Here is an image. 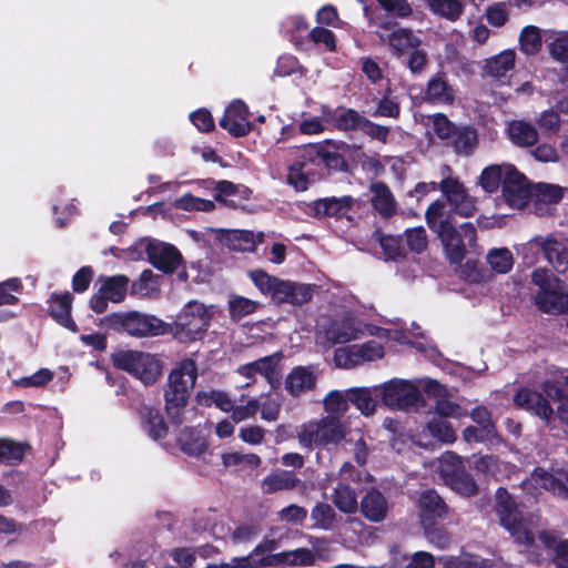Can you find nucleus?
Here are the masks:
<instances>
[{
	"instance_id": "obj_1",
	"label": "nucleus",
	"mask_w": 568,
	"mask_h": 568,
	"mask_svg": "<svg viewBox=\"0 0 568 568\" xmlns=\"http://www.w3.org/2000/svg\"><path fill=\"white\" fill-rule=\"evenodd\" d=\"M297 439L303 448L313 446L343 445L345 450L354 453L358 465L367 460L368 449L359 429L352 430L345 422L325 416L301 425L297 429Z\"/></svg>"
},
{
	"instance_id": "obj_2",
	"label": "nucleus",
	"mask_w": 568,
	"mask_h": 568,
	"mask_svg": "<svg viewBox=\"0 0 568 568\" xmlns=\"http://www.w3.org/2000/svg\"><path fill=\"white\" fill-rule=\"evenodd\" d=\"M410 326V329L407 332H404L403 329H385L364 324L356 317L347 316L332 320L326 325L322 326L317 334V339L322 343L325 341L329 345H333L347 343L353 339H357L365 334H368L386 337L402 344H410L420 351H425L422 343H414L410 339V335L413 337L424 336L420 332V327L416 323H412Z\"/></svg>"
},
{
	"instance_id": "obj_3",
	"label": "nucleus",
	"mask_w": 568,
	"mask_h": 568,
	"mask_svg": "<svg viewBox=\"0 0 568 568\" xmlns=\"http://www.w3.org/2000/svg\"><path fill=\"white\" fill-rule=\"evenodd\" d=\"M425 215L428 227L440 240L449 263L460 264L466 255L467 247H471L476 243L475 226L469 222L463 223L458 227L454 226L446 215L445 203L439 200L428 206Z\"/></svg>"
},
{
	"instance_id": "obj_4",
	"label": "nucleus",
	"mask_w": 568,
	"mask_h": 568,
	"mask_svg": "<svg viewBox=\"0 0 568 568\" xmlns=\"http://www.w3.org/2000/svg\"><path fill=\"white\" fill-rule=\"evenodd\" d=\"M197 379V366L191 358L182 359L169 374L164 388L165 412L172 423L183 422L184 409Z\"/></svg>"
},
{
	"instance_id": "obj_5",
	"label": "nucleus",
	"mask_w": 568,
	"mask_h": 568,
	"mask_svg": "<svg viewBox=\"0 0 568 568\" xmlns=\"http://www.w3.org/2000/svg\"><path fill=\"white\" fill-rule=\"evenodd\" d=\"M250 278L263 295L270 296L276 304L300 306L313 297L312 285L281 280L262 270L250 272Z\"/></svg>"
},
{
	"instance_id": "obj_6",
	"label": "nucleus",
	"mask_w": 568,
	"mask_h": 568,
	"mask_svg": "<svg viewBox=\"0 0 568 568\" xmlns=\"http://www.w3.org/2000/svg\"><path fill=\"white\" fill-rule=\"evenodd\" d=\"M537 286L532 294L536 306L544 313L557 314L568 310V286L546 268H537L531 274Z\"/></svg>"
},
{
	"instance_id": "obj_7",
	"label": "nucleus",
	"mask_w": 568,
	"mask_h": 568,
	"mask_svg": "<svg viewBox=\"0 0 568 568\" xmlns=\"http://www.w3.org/2000/svg\"><path fill=\"white\" fill-rule=\"evenodd\" d=\"M496 514L500 525L518 544L529 546L534 541L532 518L524 517L511 496L504 488L496 491Z\"/></svg>"
},
{
	"instance_id": "obj_8",
	"label": "nucleus",
	"mask_w": 568,
	"mask_h": 568,
	"mask_svg": "<svg viewBox=\"0 0 568 568\" xmlns=\"http://www.w3.org/2000/svg\"><path fill=\"white\" fill-rule=\"evenodd\" d=\"M433 466L445 485L463 496H473L478 491L477 485L467 473L465 460L453 452L438 457Z\"/></svg>"
},
{
	"instance_id": "obj_9",
	"label": "nucleus",
	"mask_w": 568,
	"mask_h": 568,
	"mask_svg": "<svg viewBox=\"0 0 568 568\" xmlns=\"http://www.w3.org/2000/svg\"><path fill=\"white\" fill-rule=\"evenodd\" d=\"M103 323L112 329L124 331L135 337L158 336L168 333V325L164 322L155 316L136 311L110 314L103 320Z\"/></svg>"
},
{
	"instance_id": "obj_10",
	"label": "nucleus",
	"mask_w": 568,
	"mask_h": 568,
	"mask_svg": "<svg viewBox=\"0 0 568 568\" xmlns=\"http://www.w3.org/2000/svg\"><path fill=\"white\" fill-rule=\"evenodd\" d=\"M212 314L197 301H190L178 314L172 332L181 342H192L202 338L209 328Z\"/></svg>"
},
{
	"instance_id": "obj_11",
	"label": "nucleus",
	"mask_w": 568,
	"mask_h": 568,
	"mask_svg": "<svg viewBox=\"0 0 568 568\" xmlns=\"http://www.w3.org/2000/svg\"><path fill=\"white\" fill-rule=\"evenodd\" d=\"M119 369L125 371L145 385L156 382L161 375L160 361L152 354L139 351H119L112 355Z\"/></svg>"
},
{
	"instance_id": "obj_12",
	"label": "nucleus",
	"mask_w": 568,
	"mask_h": 568,
	"mask_svg": "<svg viewBox=\"0 0 568 568\" xmlns=\"http://www.w3.org/2000/svg\"><path fill=\"white\" fill-rule=\"evenodd\" d=\"M379 387L383 403L393 409L417 408L423 400L419 388L410 381L392 379Z\"/></svg>"
},
{
	"instance_id": "obj_13",
	"label": "nucleus",
	"mask_w": 568,
	"mask_h": 568,
	"mask_svg": "<svg viewBox=\"0 0 568 568\" xmlns=\"http://www.w3.org/2000/svg\"><path fill=\"white\" fill-rule=\"evenodd\" d=\"M384 355L385 351L382 344L368 341L364 344L337 348L334 352V362L337 367L353 368L366 362L381 359Z\"/></svg>"
},
{
	"instance_id": "obj_14",
	"label": "nucleus",
	"mask_w": 568,
	"mask_h": 568,
	"mask_svg": "<svg viewBox=\"0 0 568 568\" xmlns=\"http://www.w3.org/2000/svg\"><path fill=\"white\" fill-rule=\"evenodd\" d=\"M523 490L530 495H538L548 490L554 495L568 498V471L548 473L542 468H536L530 477L521 483Z\"/></svg>"
},
{
	"instance_id": "obj_15",
	"label": "nucleus",
	"mask_w": 568,
	"mask_h": 568,
	"mask_svg": "<svg viewBox=\"0 0 568 568\" xmlns=\"http://www.w3.org/2000/svg\"><path fill=\"white\" fill-rule=\"evenodd\" d=\"M532 185L513 164L506 168L503 180V196L514 209H524L531 199Z\"/></svg>"
},
{
	"instance_id": "obj_16",
	"label": "nucleus",
	"mask_w": 568,
	"mask_h": 568,
	"mask_svg": "<svg viewBox=\"0 0 568 568\" xmlns=\"http://www.w3.org/2000/svg\"><path fill=\"white\" fill-rule=\"evenodd\" d=\"M439 189L454 212L465 217L474 213L475 202L457 179L447 178L442 180Z\"/></svg>"
},
{
	"instance_id": "obj_17",
	"label": "nucleus",
	"mask_w": 568,
	"mask_h": 568,
	"mask_svg": "<svg viewBox=\"0 0 568 568\" xmlns=\"http://www.w3.org/2000/svg\"><path fill=\"white\" fill-rule=\"evenodd\" d=\"M528 247L539 248L558 272L564 273L568 268V248L554 235L536 236L528 242Z\"/></svg>"
},
{
	"instance_id": "obj_18",
	"label": "nucleus",
	"mask_w": 568,
	"mask_h": 568,
	"mask_svg": "<svg viewBox=\"0 0 568 568\" xmlns=\"http://www.w3.org/2000/svg\"><path fill=\"white\" fill-rule=\"evenodd\" d=\"M248 108L241 100L232 101L220 120V125L233 136H244L253 130Z\"/></svg>"
},
{
	"instance_id": "obj_19",
	"label": "nucleus",
	"mask_w": 568,
	"mask_h": 568,
	"mask_svg": "<svg viewBox=\"0 0 568 568\" xmlns=\"http://www.w3.org/2000/svg\"><path fill=\"white\" fill-rule=\"evenodd\" d=\"M381 42L387 44L393 55L403 58L409 50L419 48L422 39L419 36L408 28H397L388 34L376 32Z\"/></svg>"
},
{
	"instance_id": "obj_20",
	"label": "nucleus",
	"mask_w": 568,
	"mask_h": 568,
	"mask_svg": "<svg viewBox=\"0 0 568 568\" xmlns=\"http://www.w3.org/2000/svg\"><path fill=\"white\" fill-rule=\"evenodd\" d=\"M149 261L159 270L170 273L178 268L182 261L180 252L171 244L152 241L146 245Z\"/></svg>"
},
{
	"instance_id": "obj_21",
	"label": "nucleus",
	"mask_w": 568,
	"mask_h": 568,
	"mask_svg": "<svg viewBox=\"0 0 568 568\" xmlns=\"http://www.w3.org/2000/svg\"><path fill=\"white\" fill-rule=\"evenodd\" d=\"M423 387L428 395L437 398L434 408L439 417L459 419L467 415L466 408L452 400L450 397L445 396L446 389L438 382L427 381Z\"/></svg>"
},
{
	"instance_id": "obj_22",
	"label": "nucleus",
	"mask_w": 568,
	"mask_h": 568,
	"mask_svg": "<svg viewBox=\"0 0 568 568\" xmlns=\"http://www.w3.org/2000/svg\"><path fill=\"white\" fill-rule=\"evenodd\" d=\"M516 406L524 408L538 416L546 423H550L554 416V409L548 400L538 392L527 388L520 389L514 397Z\"/></svg>"
},
{
	"instance_id": "obj_23",
	"label": "nucleus",
	"mask_w": 568,
	"mask_h": 568,
	"mask_svg": "<svg viewBox=\"0 0 568 568\" xmlns=\"http://www.w3.org/2000/svg\"><path fill=\"white\" fill-rule=\"evenodd\" d=\"M317 381L316 372L313 367L296 366L285 378V389L290 395L297 397L308 390H312Z\"/></svg>"
},
{
	"instance_id": "obj_24",
	"label": "nucleus",
	"mask_w": 568,
	"mask_h": 568,
	"mask_svg": "<svg viewBox=\"0 0 568 568\" xmlns=\"http://www.w3.org/2000/svg\"><path fill=\"white\" fill-rule=\"evenodd\" d=\"M303 486L295 473L278 469L267 475L261 483L263 494L271 495L282 490H293Z\"/></svg>"
},
{
	"instance_id": "obj_25",
	"label": "nucleus",
	"mask_w": 568,
	"mask_h": 568,
	"mask_svg": "<svg viewBox=\"0 0 568 568\" xmlns=\"http://www.w3.org/2000/svg\"><path fill=\"white\" fill-rule=\"evenodd\" d=\"M363 516L373 523L383 521L389 510L386 497L378 490H369L361 501Z\"/></svg>"
},
{
	"instance_id": "obj_26",
	"label": "nucleus",
	"mask_w": 568,
	"mask_h": 568,
	"mask_svg": "<svg viewBox=\"0 0 568 568\" xmlns=\"http://www.w3.org/2000/svg\"><path fill=\"white\" fill-rule=\"evenodd\" d=\"M262 566H270L276 564H288L292 566H312L315 564V555L307 548H297L290 551H283L270 555L260 560Z\"/></svg>"
},
{
	"instance_id": "obj_27",
	"label": "nucleus",
	"mask_w": 568,
	"mask_h": 568,
	"mask_svg": "<svg viewBox=\"0 0 568 568\" xmlns=\"http://www.w3.org/2000/svg\"><path fill=\"white\" fill-rule=\"evenodd\" d=\"M378 396H382L379 386L348 389L349 402L365 416H371L375 413Z\"/></svg>"
},
{
	"instance_id": "obj_28",
	"label": "nucleus",
	"mask_w": 568,
	"mask_h": 568,
	"mask_svg": "<svg viewBox=\"0 0 568 568\" xmlns=\"http://www.w3.org/2000/svg\"><path fill=\"white\" fill-rule=\"evenodd\" d=\"M372 193L371 203L375 211L383 217H389L394 214L396 202L389 187L382 182H374L369 186Z\"/></svg>"
},
{
	"instance_id": "obj_29",
	"label": "nucleus",
	"mask_w": 568,
	"mask_h": 568,
	"mask_svg": "<svg viewBox=\"0 0 568 568\" xmlns=\"http://www.w3.org/2000/svg\"><path fill=\"white\" fill-rule=\"evenodd\" d=\"M71 302L72 296L70 293L52 295L50 300V314L60 325L77 332L78 327L71 318Z\"/></svg>"
},
{
	"instance_id": "obj_30",
	"label": "nucleus",
	"mask_w": 568,
	"mask_h": 568,
	"mask_svg": "<svg viewBox=\"0 0 568 568\" xmlns=\"http://www.w3.org/2000/svg\"><path fill=\"white\" fill-rule=\"evenodd\" d=\"M352 203L353 199L351 196L328 197L316 201L313 209L315 215L320 217H341L349 211Z\"/></svg>"
},
{
	"instance_id": "obj_31",
	"label": "nucleus",
	"mask_w": 568,
	"mask_h": 568,
	"mask_svg": "<svg viewBox=\"0 0 568 568\" xmlns=\"http://www.w3.org/2000/svg\"><path fill=\"white\" fill-rule=\"evenodd\" d=\"M222 241L231 250L241 252L254 251L257 243L262 241L261 235H255L253 232L243 230H232L225 232Z\"/></svg>"
},
{
	"instance_id": "obj_32",
	"label": "nucleus",
	"mask_w": 568,
	"mask_h": 568,
	"mask_svg": "<svg viewBox=\"0 0 568 568\" xmlns=\"http://www.w3.org/2000/svg\"><path fill=\"white\" fill-rule=\"evenodd\" d=\"M508 135L511 142L520 148L532 146L538 140L536 128L525 121H513L509 123Z\"/></svg>"
},
{
	"instance_id": "obj_33",
	"label": "nucleus",
	"mask_w": 568,
	"mask_h": 568,
	"mask_svg": "<svg viewBox=\"0 0 568 568\" xmlns=\"http://www.w3.org/2000/svg\"><path fill=\"white\" fill-rule=\"evenodd\" d=\"M100 293L104 294L111 302L120 303L125 298L129 278L124 275L102 276L99 278Z\"/></svg>"
},
{
	"instance_id": "obj_34",
	"label": "nucleus",
	"mask_w": 568,
	"mask_h": 568,
	"mask_svg": "<svg viewBox=\"0 0 568 568\" xmlns=\"http://www.w3.org/2000/svg\"><path fill=\"white\" fill-rule=\"evenodd\" d=\"M516 60L514 50H505L497 55L486 60L485 72L493 78L505 77L507 72L513 70Z\"/></svg>"
},
{
	"instance_id": "obj_35",
	"label": "nucleus",
	"mask_w": 568,
	"mask_h": 568,
	"mask_svg": "<svg viewBox=\"0 0 568 568\" xmlns=\"http://www.w3.org/2000/svg\"><path fill=\"white\" fill-rule=\"evenodd\" d=\"M454 90L443 77L436 75L429 79L425 92L428 101L449 104L454 101Z\"/></svg>"
},
{
	"instance_id": "obj_36",
	"label": "nucleus",
	"mask_w": 568,
	"mask_h": 568,
	"mask_svg": "<svg viewBox=\"0 0 568 568\" xmlns=\"http://www.w3.org/2000/svg\"><path fill=\"white\" fill-rule=\"evenodd\" d=\"M419 507L424 520L442 517L446 514V505L440 496L434 490H426L420 494Z\"/></svg>"
},
{
	"instance_id": "obj_37",
	"label": "nucleus",
	"mask_w": 568,
	"mask_h": 568,
	"mask_svg": "<svg viewBox=\"0 0 568 568\" xmlns=\"http://www.w3.org/2000/svg\"><path fill=\"white\" fill-rule=\"evenodd\" d=\"M337 509L345 514H354L358 508L355 490L345 484H338L331 497Z\"/></svg>"
},
{
	"instance_id": "obj_38",
	"label": "nucleus",
	"mask_w": 568,
	"mask_h": 568,
	"mask_svg": "<svg viewBox=\"0 0 568 568\" xmlns=\"http://www.w3.org/2000/svg\"><path fill=\"white\" fill-rule=\"evenodd\" d=\"M519 49L524 54L534 55L542 45L541 30L536 26H526L519 33Z\"/></svg>"
},
{
	"instance_id": "obj_39",
	"label": "nucleus",
	"mask_w": 568,
	"mask_h": 568,
	"mask_svg": "<svg viewBox=\"0 0 568 568\" xmlns=\"http://www.w3.org/2000/svg\"><path fill=\"white\" fill-rule=\"evenodd\" d=\"M348 403H351L348 399V390L345 393L341 390L329 392L323 400L324 410L327 413L326 416H332L341 420L348 409Z\"/></svg>"
},
{
	"instance_id": "obj_40",
	"label": "nucleus",
	"mask_w": 568,
	"mask_h": 568,
	"mask_svg": "<svg viewBox=\"0 0 568 568\" xmlns=\"http://www.w3.org/2000/svg\"><path fill=\"white\" fill-rule=\"evenodd\" d=\"M429 10L444 19L456 21L463 13L464 6L459 0H425Z\"/></svg>"
},
{
	"instance_id": "obj_41",
	"label": "nucleus",
	"mask_w": 568,
	"mask_h": 568,
	"mask_svg": "<svg viewBox=\"0 0 568 568\" xmlns=\"http://www.w3.org/2000/svg\"><path fill=\"white\" fill-rule=\"evenodd\" d=\"M509 163L491 164L485 168L479 176V184L486 192H495L503 184L506 178V168L510 166Z\"/></svg>"
},
{
	"instance_id": "obj_42",
	"label": "nucleus",
	"mask_w": 568,
	"mask_h": 568,
	"mask_svg": "<svg viewBox=\"0 0 568 568\" xmlns=\"http://www.w3.org/2000/svg\"><path fill=\"white\" fill-rule=\"evenodd\" d=\"M478 143L477 133L471 128H456L452 144L457 153L470 154Z\"/></svg>"
},
{
	"instance_id": "obj_43",
	"label": "nucleus",
	"mask_w": 568,
	"mask_h": 568,
	"mask_svg": "<svg viewBox=\"0 0 568 568\" xmlns=\"http://www.w3.org/2000/svg\"><path fill=\"white\" fill-rule=\"evenodd\" d=\"M143 428L153 439H161L168 433V427L160 415V413L153 408L146 407L142 413Z\"/></svg>"
},
{
	"instance_id": "obj_44",
	"label": "nucleus",
	"mask_w": 568,
	"mask_h": 568,
	"mask_svg": "<svg viewBox=\"0 0 568 568\" xmlns=\"http://www.w3.org/2000/svg\"><path fill=\"white\" fill-rule=\"evenodd\" d=\"M426 429L430 436L442 443L452 444L456 440L457 435L450 423L442 417H433L426 425Z\"/></svg>"
},
{
	"instance_id": "obj_45",
	"label": "nucleus",
	"mask_w": 568,
	"mask_h": 568,
	"mask_svg": "<svg viewBox=\"0 0 568 568\" xmlns=\"http://www.w3.org/2000/svg\"><path fill=\"white\" fill-rule=\"evenodd\" d=\"M486 258L490 268L499 274L508 273L514 264L513 254L505 247L490 250Z\"/></svg>"
},
{
	"instance_id": "obj_46",
	"label": "nucleus",
	"mask_w": 568,
	"mask_h": 568,
	"mask_svg": "<svg viewBox=\"0 0 568 568\" xmlns=\"http://www.w3.org/2000/svg\"><path fill=\"white\" fill-rule=\"evenodd\" d=\"M196 402L202 406L215 405L223 412H231L233 409V403L225 394L221 390H201L196 394Z\"/></svg>"
},
{
	"instance_id": "obj_47",
	"label": "nucleus",
	"mask_w": 568,
	"mask_h": 568,
	"mask_svg": "<svg viewBox=\"0 0 568 568\" xmlns=\"http://www.w3.org/2000/svg\"><path fill=\"white\" fill-rule=\"evenodd\" d=\"M345 146L344 143H337L332 141H326L323 143L321 165L326 169L339 170L344 165V159L339 154V150Z\"/></svg>"
},
{
	"instance_id": "obj_48",
	"label": "nucleus",
	"mask_w": 568,
	"mask_h": 568,
	"mask_svg": "<svg viewBox=\"0 0 568 568\" xmlns=\"http://www.w3.org/2000/svg\"><path fill=\"white\" fill-rule=\"evenodd\" d=\"M530 201L554 204L561 200L562 189L555 184L537 183L532 185Z\"/></svg>"
},
{
	"instance_id": "obj_49",
	"label": "nucleus",
	"mask_w": 568,
	"mask_h": 568,
	"mask_svg": "<svg viewBox=\"0 0 568 568\" xmlns=\"http://www.w3.org/2000/svg\"><path fill=\"white\" fill-rule=\"evenodd\" d=\"M311 519L316 528L329 530L335 523L336 514L328 504L318 503L311 511Z\"/></svg>"
},
{
	"instance_id": "obj_50",
	"label": "nucleus",
	"mask_w": 568,
	"mask_h": 568,
	"mask_svg": "<svg viewBox=\"0 0 568 568\" xmlns=\"http://www.w3.org/2000/svg\"><path fill=\"white\" fill-rule=\"evenodd\" d=\"M258 307L256 301L243 297L232 296L229 301V311L233 320H241L244 316L253 314Z\"/></svg>"
},
{
	"instance_id": "obj_51",
	"label": "nucleus",
	"mask_w": 568,
	"mask_h": 568,
	"mask_svg": "<svg viewBox=\"0 0 568 568\" xmlns=\"http://www.w3.org/2000/svg\"><path fill=\"white\" fill-rule=\"evenodd\" d=\"M174 206L184 211H203L210 212L214 209V203L210 200L193 196L187 193L176 199Z\"/></svg>"
},
{
	"instance_id": "obj_52",
	"label": "nucleus",
	"mask_w": 568,
	"mask_h": 568,
	"mask_svg": "<svg viewBox=\"0 0 568 568\" xmlns=\"http://www.w3.org/2000/svg\"><path fill=\"white\" fill-rule=\"evenodd\" d=\"M182 450L191 456H199L206 449V443L200 436H193L192 432L184 430L179 436Z\"/></svg>"
},
{
	"instance_id": "obj_53",
	"label": "nucleus",
	"mask_w": 568,
	"mask_h": 568,
	"mask_svg": "<svg viewBox=\"0 0 568 568\" xmlns=\"http://www.w3.org/2000/svg\"><path fill=\"white\" fill-rule=\"evenodd\" d=\"M364 119L365 116L361 115L354 109H346L336 115L335 125L343 131L359 130Z\"/></svg>"
},
{
	"instance_id": "obj_54",
	"label": "nucleus",
	"mask_w": 568,
	"mask_h": 568,
	"mask_svg": "<svg viewBox=\"0 0 568 568\" xmlns=\"http://www.w3.org/2000/svg\"><path fill=\"white\" fill-rule=\"evenodd\" d=\"M222 462L225 467L245 465L257 468L261 465V458L256 454L226 453L222 455Z\"/></svg>"
},
{
	"instance_id": "obj_55",
	"label": "nucleus",
	"mask_w": 568,
	"mask_h": 568,
	"mask_svg": "<svg viewBox=\"0 0 568 568\" xmlns=\"http://www.w3.org/2000/svg\"><path fill=\"white\" fill-rule=\"evenodd\" d=\"M552 40L549 43L551 57L561 62H568V32H552Z\"/></svg>"
},
{
	"instance_id": "obj_56",
	"label": "nucleus",
	"mask_w": 568,
	"mask_h": 568,
	"mask_svg": "<svg viewBox=\"0 0 568 568\" xmlns=\"http://www.w3.org/2000/svg\"><path fill=\"white\" fill-rule=\"evenodd\" d=\"M278 362L280 357H277V355H270L251 362V365L253 366L254 373L260 374L272 382L275 377V368Z\"/></svg>"
},
{
	"instance_id": "obj_57",
	"label": "nucleus",
	"mask_w": 568,
	"mask_h": 568,
	"mask_svg": "<svg viewBox=\"0 0 568 568\" xmlns=\"http://www.w3.org/2000/svg\"><path fill=\"white\" fill-rule=\"evenodd\" d=\"M322 150L323 143L307 144L301 148H296V153L301 158L298 162H303L304 168L307 163H311L315 166H321Z\"/></svg>"
},
{
	"instance_id": "obj_58",
	"label": "nucleus",
	"mask_w": 568,
	"mask_h": 568,
	"mask_svg": "<svg viewBox=\"0 0 568 568\" xmlns=\"http://www.w3.org/2000/svg\"><path fill=\"white\" fill-rule=\"evenodd\" d=\"M474 468L485 477H497L500 464L494 456H479L474 462Z\"/></svg>"
},
{
	"instance_id": "obj_59",
	"label": "nucleus",
	"mask_w": 568,
	"mask_h": 568,
	"mask_svg": "<svg viewBox=\"0 0 568 568\" xmlns=\"http://www.w3.org/2000/svg\"><path fill=\"white\" fill-rule=\"evenodd\" d=\"M23 457V449L21 445L10 440L0 439V462L1 463H16L20 462Z\"/></svg>"
},
{
	"instance_id": "obj_60",
	"label": "nucleus",
	"mask_w": 568,
	"mask_h": 568,
	"mask_svg": "<svg viewBox=\"0 0 568 568\" xmlns=\"http://www.w3.org/2000/svg\"><path fill=\"white\" fill-rule=\"evenodd\" d=\"M304 163L295 162L290 166L287 174V182L293 185L297 191H304L307 189L308 179L306 173L303 172Z\"/></svg>"
},
{
	"instance_id": "obj_61",
	"label": "nucleus",
	"mask_w": 568,
	"mask_h": 568,
	"mask_svg": "<svg viewBox=\"0 0 568 568\" xmlns=\"http://www.w3.org/2000/svg\"><path fill=\"white\" fill-rule=\"evenodd\" d=\"M53 378V373L48 368H41L33 375L20 378L16 382L22 387H42Z\"/></svg>"
},
{
	"instance_id": "obj_62",
	"label": "nucleus",
	"mask_w": 568,
	"mask_h": 568,
	"mask_svg": "<svg viewBox=\"0 0 568 568\" xmlns=\"http://www.w3.org/2000/svg\"><path fill=\"white\" fill-rule=\"evenodd\" d=\"M260 406H261L260 402L255 398L250 399L243 406H236V407L233 406V409H231L232 420L234 423H241L247 418L254 417L256 415V413L258 412Z\"/></svg>"
},
{
	"instance_id": "obj_63",
	"label": "nucleus",
	"mask_w": 568,
	"mask_h": 568,
	"mask_svg": "<svg viewBox=\"0 0 568 568\" xmlns=\"http://www.w3.org/2000/svg\"><path fill=\"white\" fill-rule=\"evenodd\" d=\"M406 242L413 252L420 253L427 246V237L424 227L409 229L405 233Z\"/></svg>"
},
{
	"instance_id": "obj_64",
	"label": "nucleus",
	"mask_w": 568,
	"mask_h": 568,
	"mask_svg": "<svg viewBox=\"0 0 568 568\" xmlns=\"http://www.w3.org/2000/svg\"><path fill=\"white\" fill-rule=\"evenodd\" d=\"M537 123L545 134H555L560 128V118L557 112L548 110L540 114Z\"/></svg>"
}]
</instances>
